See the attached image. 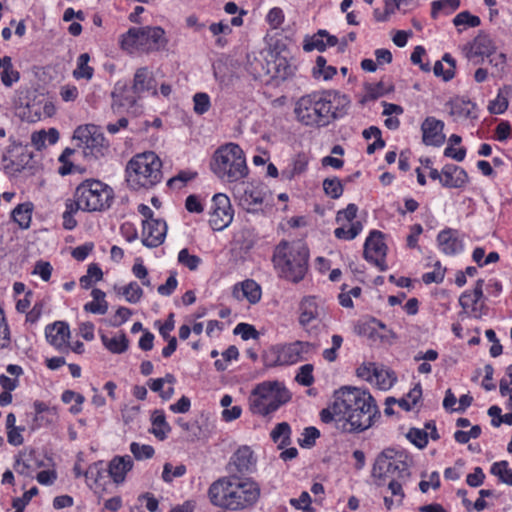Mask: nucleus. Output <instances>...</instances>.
Instances as JSON below:
<instances>
[{
	"label": "nucleus",
	"mask_w": 512,
	"mask_h": 512,
	"mask_svg": "<svg viewBox=\"0 0 512 512\" xmlns=\"http://www.w3.org/2000/svg\"><path fill=\"white\" fill-rule=\"evenodd\" d=\"M141 96L127 82L118 81L112 92L113 104L123 108L133 107Z\"/></svg>",
	"instance_id": "cd10ccee"
},
{
	"label": "nucleus",
	"mask_w": 512,
	"mask_h": 512,
	"mask_svg": "<svg viewBox=\"0 0 512 512\" xmlns=\"http://www.w3.org/2000/svg\"><path fill=\"white\" fill-rule=\"evenodd\" d=\"M47 342L58 351H67L69 346L70 328L65 321H55L45 327Z\"/></svg>",
	"instance_id": "412c9836"
},
{
	"label": "nucleus",
	"mask_w": 512,
	"mask_h": 512,
	"mask_svg": "<svg viewBox=\"0 0 512 512\" xmlns=\"http://www.w3.org/2000/svg\"><path fill=\"white\" fill-rule=\"evenodd\" d=\"M75 153L74 149L65 148L64 151L59 156L60 166L58 168V173L62 176H66L74 173L76 167L73 162L70 160L71 156Z\"/></svg>",
	"instance_id": "5fc2aeb1"
},
{
	"label": "nucleus",
	"mask_w": 512,
	"mask_h": 512,
	"mask_svg": "<svg viewBox=\"0 0 512 512\" xmlns=\"http://www.w3.org/2000/svg\"><path fill=\"white\" fill-rule=\"evenodd\" d=\"M38 494V488L32 487L28 491H25L21 497L14 498L12 500L13 512H24L25 507L29 504L31 499Z\"/></svg>",
	"instance_id": "e2e57ef3"
},
{
	"label": "nucleus",
	"mask_w": 512,
	"mask_h": 512,
	"mask_svg": "<svg viewBox=\"0 0 512 512\" xmlns=\"http://www.w3.org/2000/svg\"><path fill=\"white\" fill-rule=\"evenodd\" d=\"M253 451L248 446H242L232 455L230 466L232 470L244 474L252 465Z\"/></svg>",
	"instance_id": "2f4dec72"
},
{
	"label": "nucleus",
	"mask_w": 512,
	"mask_h": 512,
	"mask_svg": "<svg viewBox=\"0 0 512 512\" xmlns=\"http://www.w3.org/2000/svg\"><path fill=\"white\" fill-rule=\"evenodd\" d=\"M415 0H384L383 21L397 12L406 13L414 6Z\"/></svg>",
	"instance_id": "37998d69"
},
{
	"label": "nucleus",
	"mask_w": 512,
	"mask_h": 512,
	"mask_svg": "<svg viewBox=\"0 0 512 512\" xmlns=\"http://www.w3.org/2000/svg\"><path fill=\"white\" fill-rule=\"evenodd\" d=\"M491 474L498 477L499 480L507 485H512V470L507 461H499L492 464Z\"/></svg>",
	"instance_id": "864d4df0"
},
{
	"label": "nucleus",
	"mask_w": 512,
	"mask_h": 512,
	"mask_svg": "<svg viewBox=\"0 0 512 512\" xmlns=\"http://www.w3.org/2000/svg\"><path fill=\"white\" fill-rule=\"evenodd\" d=\"M167 44L165 30L159 26L131 27L120 38L121 49L130 54L162 51Z\"/></svg>",
	"instance_id": "0eeeda50"
},
{
	"label": "nucleus",
	"mask_w": 512,
	"mask_h": 512,
	"mask_svg": "<svg viewBox=\"0 0 512 512\" xmlns=\"http://www.w3.org/2000/svg\"><path fill=\"white\" fill-rule=\"evenodd\" d=\"M329 320V307L322 297L304 296L298 305V322L304 329L318 328Z\"/></svg>",
	"instance_id": "9d476101"
},
{
	"label": "nucleus",
	"mask_w": 512,
	"mask_h": 512,
	"mask_svg": "<svg viewBox=\"0 0 512 512\" xmlns=\"http://www.w3.org/2000/svg\"><path fill=\"white\" fill-rule=\"evenodd\" d=\"M369 327L371 334L375 335L383 343L391 344L396 339V334L379 320L372 319L369 323Z\"/></svg>",
	"instance_id": "49530a36"
},
{
	"label": "nucleus",
	"mask_w": 512,
	"mask_h": 512,
	"mask_svg": "<svg viewBox=\"0 0 512 512\" xmlns=\"http://www.w3.org/2000/svg\"><path fill=\"white\" fill-rule=\"evenodd\" d=\"M356 375L382 391L391 389L397 381V377L392 370L373 362L361 364L356 369Z\"/></svg>",
	"instance_id": "ddd939ff"
},
{
	"label": "nucleus",
	"mask_w": 512,
	"mask_h": 512,
	"mask_svg": "<svg viewBox=\"0 0 512 512\" xmlns=\"http://www.w3.org/2000/svg\"><path fill=\"white\" fill-rule=\"evenodd\" d=\"M337 74L335 66L329 65L324 56H317L311 69L312 77L317 81H330Z\"/></svg>",
	"instance_id": "c9c22d12"
},
{
	"label": "nucleus",
	"mask_w": 512,
	"mask_h": 512,
	"mask_svg": "<svg viewBox=\"0 0 512 512\" xmlns=\"http://www.w3.org/2000/svg\"><path fill=\"white\" fill-rule=\"evenodd\" d=\"M0 79L6 87H11L20 79V73L14 69L10 56L0 58Z\"/></svg>",
	"instance_id": "e433bc0d"
},
{
	"label": "nucleus",
	"mask_w": 512,
	"mask_h": 512,
	"mask_svg": "<svg viewBox=\"0 0 512 512\" xmlns=\"http://www.w3.org/2000/svg\"><path fill=\"white\" fill-rule=\"evenodd\" d=\"M422 397V388L420 384H416L405 397L398 400V405L405 411L412 410Z\"/></svg>",
	"instance_id": "8fccbe9b"
},
{
	"label": "nucleus",
	"mask_w": 512,
	"mask_h": 512,
	"mask_svg": "<svg viewBox=\"0 0 512 512\" xmlns=\"http://www.w3.org/2000/svg\"><path fill=\"white\" fill-rule=\"evenodd\" d=\"M440 484V474L437 471H433L431 473H422L419 489L421 492L427 493L430 489H438Z\"/></svg>",
	"instance_id": "6e6d98bb"
},
{
	"label": "nucleus",
	"mask_w": 512,
	"mask_h": 512,
	"mask_svg": "<svg viewBox=\"0 0 512 512\" xmlns=\"http://www.w3.org/2000/svg\"><path fill=\"white\" fill-rule=\"evenodd\" d=\"M469 181L466 171L456 165H445L443 167L442 186L447 188H462Z\"/></svg>",
	"instance_id": "c85d7f7f"
},
{
	"label": "nucleus",
	"mask_w": 512,
	"mask_h": 512,
	"mask_svg": "<svg viewBox=\"0 0 512 512\" xmlns=\"http://www.w3.org/2000/svg\"><path fill=\"white\" fill-rule=\"evenodd\" d=\"M239 205L247 212L256 211V192L252 185H247L242 191L238 190Z\"/></svg>",
	"instance_id": "de8ad7c7"
},
{
	"label": "nucleus",
	"mask_w": 512,
	"mask_h": 512,
	"mask_svg": "<svg viewBox=\"0 0 512 512\" xmlns=\"http://www.w3.org/2000/svg\"><path fill=\"white\" fill-rule=\"evenodd\" d=\"M132 87L134 92H137L140 96L145 92L151 93L153 96L158 95L156 89V80L153 72L148 67H140L136 69L133 77Z\"/></svg>",
	"instance_id": "bb28decb"
},
{
	"label": "nucleus",
	"mask_w": 512,
	"mask_h": 512,
	"mask_svg": "<svg viewBox=\"0 0 512 512\" xmlns=\"http://www.w3.org/2000/svg\"><path fill=\"white\" fill-rule=\"evenodd\" d=\"M133 468V460L129 455L115 456L108 465V474L117 484L125 480L126 474Z\"/></svg>",
	"instance_id": "c756f323"
},
{
	"label": "nucleus",
	"mask_w": 512,
	"mask_h": 512,
	"mask_svg": "<svg viewBox=\"0 0 512 512\" xmlns=\"http://www.w3.org/2000/svg\"><path fill=\"white\" fill-rule=\"evenodd\" d=\"M349 106V97L337 90L314 91L297 99L294 115L305 126L322 127L342 117Z\"/></svg>",
	"instance_id": "f257e3e1"
},
{
	"label": "nucleus",
	"mask_w": 512,
	"mask_h": 512,
	"mask_svg": "<svg viewBox=\"0 0 512 512\" xmlns=\"http://www.w3.org/2000/svg\"><path fill=\"white\" fill-rule=\"evenodd\" d=\"M272 260L280 277L297 283L307 273L309 249L302 241H282L276 246Z\"/></svg>",
	"instance_id": "20e7f679"
},
{
	"label": "nucleus",
	"mask_w": 512,
	"mask_h": 512,
	"mask_svg": "<svg viewBox=\"0 0 512 512\" xmlns=\"http://www.w3.org/2000/svg\"><path fill=\"white\" fill-rule=\"evenodd\" d=\"M91 296L93 300L84 304V311L98 315L106 314L108 310V302L105 300V292L101 289L94 288L91 291Z\"/></svg>",
	"instance_id": "58836bf2"
},
{
	"label": "nucleus",
	"mask_w": 512,
	"mask_h": 512,
	"mask_svg": "<svg viewBox=\"0 0 512 512\" xmlns=\"http://www.w3.org/2000/svg\"><path fill=\"white\" fill-rule=\"evenodd\" d=\"M459 303L468 316L473 318L481 317L484 307L483 280L479 279L472 291L462 293Z\"/></svg>",
	"instance_id": "a211bd4d"
},
{
	"label": "nucleus",
	"mask_w": 512,
	"mask_h": 512,
	"mask_svg": "<svg viewBox=\"0 0 512 512\" xmlns=\"http://www.w3.org/2000/svg\"><path fill=\"white\" fill-rule=\"evenodd\" d=\"M323 189L325 194L333 199L339 198L343 193L341 181L336 177L325 179L323 181Z\"/></svg>",
	"instance_id": "680f3d73"
},
{
	"label": "nucleus",
	"mask_w": 512,
	"mask_h": 512,
	"mask_svg": "<svg viewBox=\"0 0 512 512\" xmlns=\"http://www.w3.org/2000/svg\"><path fill=\"white\" fill-rule=\"evenodd\" d=\"M31 160L32 153L26 146L17 143L15 140L11 141L3 155L5 167L12 173L23 172L29 166Z\"/></svg>",
	"instance_id": "dca6fc26"
},
{
	"label": "nucleus",
	"mask_w": 512,
	"mask_h": 512,
	"mask_svg": "<svg viewBox=\"0 0 512 512\" xmlns=\"http://www.w3.org/2000/svg\"><path fill=\"white\" fill-rule=\"evenodd\" d=\"M291 394L284 383L266 381L258 385V412L268 415L287 403Z\"/></svg>",
	"instance_id": "9b49d317"
},
{
	"label": "nucleus",
	"mask_w": 512,
	"mask_h": 512,
	"mask_svg": "<svg viewBox=\"0 0 512 512\" xmlns=\"http://www.w3.org/2000/svg\"><path fill=\"white\" fill-rule=\"evenodd\" d=\"M186 471V466L183 464L173 467L171 463L167 462L163 466L162 480L166 483H171L175 478L184 476Z\"/></svg>",
	"instance_id": "4d7b16f0"
},
{
	"label": "nucleus",
	"mask_w": 512,
	"mask_h": 512,
	"mask_svg": "<svg viewBox=\"0 0 512 512\" xmlns=\"http://www.w3.org/2000/svg\"><path fill=\"white\" fill-rule=\"evenodd\" d=\"M209 225L214 231H222L230 225L234 217L230 199L223 193L212 197Z\"/></svg>",
	"instance_id": "4468645a"
},
{
	"label": "nucleus",
	"mask_w": 512,
	"mask_h": 512,
	"mask_svg": "<svg viewBox=\"0 0 512 512\" xmlns=\"http://www.w3.org/2000/svg\"><path fill=\"white\" fill-rule=\"evenodd\" d=\"M263 363L267 367H273L277 365H284L282 363V348L281 346H275L267 349L263 353Z\"/></svg>",
	"instance_id": "bf43d9fd"
},
{
	"label": "nucleus",
	"mask_w": 512,
	"mask_h": 512,
	"mask_svg": "<svg viewBox=\"0 0 512 512\" xmlns=\"http://www.w3.org/2000/svg\"><path fill=\"white\" fill-rule=\"evenodd\" d=\"M43 465V461L37 457L34 449L24 448L15 456L13 468L19 475L32 477L33 473Z\"/></svg>",
	"instance_id": "4be33fe9"
},
{
	"label": "nucleus",
	"mask_w": 512,
	"mask_h": 512,
	"mask_svg": "<svg viewBox=\"0 0 512 512\" xmlns=\"http://www.w3.org/2000/svg\"><path fill=\"white\" fill-rule=\"evenodd\" d=\"M33 204L25 202L18 204L12 211L11 217L22 229L30 227L32 220Z\"/></svg>",
	"instance_id": "ea45409f"
},
{
	"label": "nucleus",
	"mask_w": 512,
	"mask_h": 512,
	"mask_svg": "<svg viewBox=\"0 0 512 512\" xmlns=\"http://www.w3.org/2000/svg\"><path fill=\"white\" fill-rule=\"evenodd\" d=\"M197 177V172L191 170H182L176 176L168 180V186L171 188L181 189L189 181Z\"/></svg>",
	"instance_id": "13d9d810"
},
{
	"label": "nucleus",
	"mask_w": 512,
	"mask_h": 512,
	"mask_svg": "<svg viewBox=\"0 0 512 512\" xmlns=\"http://www.w3.org/2000/svg\"><path fill=\"white\" fill-rule=\"evenodd\" d=\"M210 168L222 182L226 183L240 181L249 172L243 150L234 143L222 145L214 152Z\"/></svg>",
	"instance_id": "423d86ee"
},
{
	"label": "nucleus",
	"mask_w": 512,
	"mask_h": 512,
	"mask_svg": "<svg viewBox=\"0 0 512 512\" xmlns=\"http://www.w3.org/2000/svg\"><path fill=\"white\" fill-rule=\"evenodd\" d=\"M90 55L82 53L77 58L76 68L73 71V77L77 80H90L94 75V68L89 65Z\"/></svg>",
	"instance_id": "a18cd8bd"
},
{
	"label": "nucleus",
	"mask_w": 512,
	"mask_h": 512,
	"mask_svg": "<svg viewBox=\"0 0 512 512\" xmlns=\"http://www.w3.org/2000/svg\"><path fill=\"white\" fill-rule=\"evenodd\" d=\"M282 363L284 365H293L300 361H305L314 352V345L310 342L295 341L281 346Z\"/></svg>",
	"instance_id": "5701e85b"
},
{
	"label": "nucleus",
	"mask_w": 512,
	"mask_h": 512,
	"mask_svg": "<svg viewBox=\"0 0 512 512\" xmlns=\"http://www.w3.org/2000/svg\"><path fill=\"white\" fill-rule=\"evenodd\" d=\"M338 44L336 36L331 35L324 29L318 30L312 35H305L303 39V50L305 52H324L327 48L334 47Z\"/></svg>",
	"instance_id": "393cba45"
},
{
	"label": "nucleus",
	"mask_w": 512,
	"mask_h": 512,
	"mask_svg": "<svg viewBox=\"0 0 512 512\" xmlns=\"http://www.w3.org/2000/svg\"><path fill=\"white\" fill-rule=\"evenodd\" d=\"M438 248L446 255H456L464 250V242L459 233L453 229L439 232L437 236Z\"/></svg>",
	"instance_id": "a878e982"
},
{
	"label": "nucleus",
	"mask_w": 512,
	"mask_h": 512,
	"mask_svg": "<svg viewBox=\"0 0 512 512\" xmlns=\"http://www.w3.org/2000/svg\"><path fill=\"white\" fill-rule=\"evenodd\" d=\"M512 96V86L504 85L498 89L496 97L488 104V111L491 114H503L509 106V100Z\"/></svg>",
	"instance_id": "473e14b6"
},
{
	"label": "nucleus",
	"mask_w": 512,
	"mask_h": 512,
	"mask_svg": "<svg viewBox=\"0 0 512 512\" xmlns=\"http://www.w3.org/2000/svg\"><path fill=\"white\" fill-rule=\"evenodd\" d=\"M270 436L273 442L283 449L291 442V427L287 422H281L271 431Z\"/></svg>",
	"instance_id": "c03bdc74"
},
{
	"label": "nucleus",
	"mask_w": 512,
	"mask_h": 512,
	"mask_svg": "<svg viewBox=\"0 0 512 512\" xmlns=\"http://www.w3.org/2000/svg\"><path fill=\"white\" fill-rule=\"evenodd\" d=\"M130 451L137 460L150 459L155 453V450L151 445L139 444L137 442H132L130 444Z\"/></svg>",
	"instance_id": "0e129e2a"
},
{
	"label": "nucleus",
	"mask_w": 512,
	"mask_h": 512,
	"mask_svg": "<svg viewBox=\"0 0 512 512\" xmlns=\"http://www.w3.org/2000/svg\"><path fill=\"white\" fill-rule=\"evenodd\" d=\"M362 228V224L356 221L341 225V227L335 229L334 234L338 239L352 240L362 231Z\"/></svg>",
	"instance_id": "3c124183"
},
{
	"label": "nucleus",
	"mask_w": 512,
	"mask_h": 512,
	"mask_svg": "<svg viewBox=\"0 0 512 512\" xmlns=\"http://www.w3.org/2000/svg\"><path fill=\"white\" fill-rule=\"evenodd\" d=\"M489 64L494 68L497 76H503L506 72L507 56L503 52H496L493 56L488 57Z\"/></svg>",
	"instance_id": "774afa93"
},
{
	"label": "nucleus",
	"mask_w": 512,
	"mask_h": 512,
	"mask_svg": "<svg viewBox=\"0 0 512 512\" xmlns=\"http://www.w3.org/2000/svg\"><path fill=\"white\" fill-rule=\"evenodd\" d=\"M152 429L151 433L158 440H165L168 433L171 431V427L166 421V416L163 410H155L151 415Z\"/></svg>",
	"instance_id": "4c0bfd02"
},
{
	"label": "nucleus",
	"mask_w": 512,
	"mask_h": 512,
	"mask_svg": "<svg viewBox=\"0 0 512 512\" xmlns=\"http://www.w3.org/2000/svg\"><path fill=\"white\" fill-rule=\"evenodd\" d=\"M334 409L343 412L342 428L348 432L368 429L378 412L370 393L355 387L341 388L335 393Z\"/></svg>",
	"instance_id": "f03ea898"
},
{
	"label": "nucleus",
	"mask_w": 512,
	"mask_h": 512,
	"mask_svg": "<svg viewBox=\"0 0 512 512\" xmlns=\"http://www.w3.org/2000/svg\"><path fill=\"white\" fill-rule=\"evenodd\" d=\"M450 115L458 123H472L479 117L476 103L464 98H456L449 102Z\"/></svg>",
	"instance_id": "aec40b11"
},
{
	"label": "nucleus",
	"mask_w": 512,
	"mask_h": 512,
	"mask_svg": "<svg viewBox=\"0 0 512 512\" xmlns=\"http://www.w3.org/2000/svg\"><path fill=\"white\" fill-rule=\"evenodd\" d=\"M114 190L101 180L89 178L77 185L73 199L83 212H104L114 202Z\"/></svg>",
	"instance_id": "6e6552de"
},
{
	"label": "nucleus",
	"mask_w": 512,
	"mask_h": 512,
	"mask_svg": "<svg viewBox=\"0 0 512 512\" xmlns=\"http://www.w3.org/2000/svg\"><path fill=\"white\" fill-rule=\"evenodd\" d=\"M444 122L429 116L421 124L422 141L427 146L439 147L445 142Z\"/></svg>",
	"instance_id": "6ab92c4d"
},
{
	"label": "nucleus",
	"mask_w": 512,
	"mask_h": 512,
	"mask_svg": "<svg viewBox=\"0 0 512 512\" xmlns=\"http://www.w3.org/2000/svg\"><path fill=\"white\" fill-rule=\"evenodd\" d=\"M59 138V131L56 128H49L48 131L42 129L32 133L31 144L36 150L41 151L48 145L56 144Z\"/></svg>",
	"instance_id": "72a5a7b5"
},
{
	"label": "nucleus",
	"mask_w": 512,
	"mask_h": 512,
	"mask_svg": "<svg viewBox=\"0 0 512 512\" xmlns=\"http://www.w3.org/2000/svg\"><path fill=\"white\" fill-rule=\"evenodd\" d=\"M100 339L103 346L113 354H122L129 348V340L123 331L113 337L100 333Z\"/></svg>",
	"instance_id": "f704fd0d"
},
{
	"label": "nucleus",
	"mask_w": 512,
	"mask_h": 512,
	"mask_svg": "<svg viewBox=\"0 0 512 512\" xmlns=\"http://www.w3.org/2000/svg\"><path fill=\"white\" fill-rule=\"evenodd\" d=\"M460 6V0H439L432 3V15L443 11L446 14L452 13Z\"/></svg>",
	"instance_id": "69168bd1"
},
{
	"label": "nucleus",
	"mask_w": 512,
	"mask_h": 512,
	"mask_svg": "<svg viewBox=\"0 0 512 512\" xmlns=\"http://www.w3.org/2000/svg\"><path fill=\"white\" fill-rule=\"evenodd\" d=\"M177 261L190 271H196L202 264V259L198 255L191 254L188 248H183L178 252Z\"/></svg>",
	"instance_id": "09e8293b"
},
{
	"label": "nucleus",
	"mask_w": 512,
	"mask_h": 512,
	"mask_svg": "<svg viewBox=\"0 0 512 512\" xmlns=\"http://www.w3.org/2000/svg\"><path fill=\"white\" fill-rule=\"evenodd\" d=\"M74 140L77 146L82 149L85 157L98 159L104 156L108 150V144L102 133L96 130L93 125L79 126L74 131Z\"/></svg>",
	"instance_id": "f8f14e48"
},
{
	"label": "nucleus",
	"mask_w": 512,
	"mask_h": 512,
	"mask_svg": "<svg viewBox=\"0 0 512 512\" xmlns=\"http://www.w3.org/2000/svg\"><path fill=\"white\" fill-rule=\"evenodd\" d=\"M455 59L448 53L444 54L442 61H436L434 65V74L442 77L444 81L451 80L455 75Z\"/></svg>",
	"instance_id": "a19ab883"
},
{
	"label": "nucleus",
	"mask_w": 512,
	"mask_h": 512,
	"mask_svg": "<svg viewBox=\"0 0 512 512\" xmlns=\"http://www.w3.org/2000/svg\"><path fill=\"white\" fill-rule=\"evenodd\" d=\"M81 211V207L73 198L65 200V210L62 214V225L65 230H73L77 226V221L74 218L75 214Z\"/></svg>",
	"instance_id": "79ce46f5"
},
{
	"label": "nucleus",
	"mask_w": 512,
	"mask_h": 512,
	"mask_svg": "<svg viewBox=\"0 0 512 512\" xmlns=\"http://www.w3.org/2000/svg\"><path fill=\"white\" fill-rule=\"evenodd\" d=\"M387 247L383 235L379 231H373L365 241L364 257L366 260L380 265L386 256Z\"/></svg>",
	"instance_id": "b1692460"
},
{
	"label": "nucleus",
	"mask_w": 512,
	"mask_h": 512,
	"mask_svg": "<svg viewBox=\"0 0 512 512\" xmlns=\"http://www.w3.org/2000/svg\"><path fill=\"white\" fill-rule=\"evenodd\" d=\"M194 111L198 115H203L211 107L210 96L204 92H198L193 96Z\"/></svg>",
	"instance_id": "338daca9"
},
{
	"label": "nucleus",
	"mask_w": 512,
	"mask_h": 512,
	"mask_svg": "<svg viewBox=\"0 0 512 512\" xmlns=\"http://www.w3.org/2000/svg\"><path fill=\"white\" fill-rule=\"evenodd\" d=\"M285 20V13L280 7L271 8L265 16V23L271 29H278Z\"/></svg>",
	"instance_id": "052dcab7"
},
{
	"label": "nucleus",
	"mask_w": 512,
	"mask_h": 512,
	"mask_svg": "<svg viewBox=\"0 0 512 512\" xmlns=\"http://www.w3.org/2000/svg\"><path fill=\"white\" fill-rule=\"evenodd\" d=\"M109 477L108 469L104 468L102 462L91 464L85 472L87 484L95 490L104 488Z\"/></svg>",
	"instance_id": "7c9ffc66"
},
{
	"label": "nucleus",
	"mask_w": 512,
	"mask_h": 512,
	"mask_svg": "<svg viewBox=\"0 0 512 512\" xmlns=\"http://www.w3.org/2000/svg\"><path fill=\"white\" fill-rule=\"evenodd\" d=\"M208 497L214 506L229 510L243 509L256 501V485L235 476L225 477L211 484Z\"/></svg>",
	"instance_id": "7ed1b4c3"
},
{
	"label": "nucleus",
	"mask_w": 512,
	"mask_h": 512,
	"mask_svg": "<svg viewBox=\"0 0 512 512\" xmlns=\"http://www.w3.org/2000/svg\"><path fill=\"white\" fill-rule=\"evenodd\" d=\"M167 223L165 220H142V244L148 248H156L164 243L167 234Z\"/></svg>",
	"instance_id": "f3484780"
},
{
	"label": "nucleus",
	"mask_w": 512,
	"mask_h": 512,
	"mask_svg": "<svg viewBox=\"0 0 512 512\" xmlns=\"http://www.w3.org/2000/svg\"><path fill=\"white\" fill-rule=\"evenodd\" d=\"M162 179V161L153 151L134 155L126 165L125 181L133 191L152 189Z\"/></svg>",
	"instance_id": "39448f33"
},
{
	"label": "nucleus",
	"mask_w": 512,
	"mask_h": 512,
	"mask_svg": "<svg viewBox=\"0 0 512 512\" xmlns=\"http://www.w3.org/2000/svg\"><path fill=\"white\" fill-rule=\"evenodd\" d=\"M410 458L403 451L386 449L375 460L372 476L376 484L384 485L390 479H408Z\"/></svg>",
	"instance_id": "1a4fd4ad"
},
{
	"label": "nucleus",
	"mask_w": 512,
	"mask_h": 512,
	"mask_svg": "<svg viewBox=\"0 0 512 512\" xmlns=\"http://www.w3.org/2000/svg\"><path fill=\"white\" fill-rule=\"evenodd\" d=\"M118 293L123 295L125 300L132 304L138 303L143 296L142 288L135 281L123 286Z\"/></svg>",
	"instance_id": "603ef678"
},
{
	"label": "nucleus",
	"mask_w": 512,
	"mask_h": 512,
	"mask_svg": "<svg viewBox=\"0 0 512 512\" xmlns=\"http://www.w3.org/2000/svg\"><path fill=\"white\" fill-rule=\"evenodd\" d=\"M496 40L488 34H479L465 48V56L475 63L483 62L484 58L493 56L497 52Z\"/></svg>",
	"instance_id": "2eb2a0df"
}]
</instances>
